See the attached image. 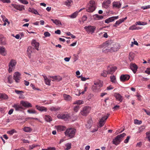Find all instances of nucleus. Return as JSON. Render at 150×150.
Segmentation results:
<instances>
[{"mask_svg":"<svg viewBox=\"0 0 150 150\" xmlns=\"http://www.w3.org/2000/svg\"><path fill=\"white\" fill-rule=\"evenodd\" d=\"M51 20L57 25L59 26L62 25L61 22L57 19H55L54 20L53 19H51Z\"/></svg>","mask_w":150,"mask_h":150,"instance_id":"cd10ccee","label":"nucleus"},{"mask_svg":"<svg viewBox=\"0 0 150 150\" xmlns=\"http://www.w3.org/2000/svg\"><path fill=\"white\" fill-rule=\"evenodd\" d=\"M113 18L112 17L109 18L107 19H106L105 20V22L106 23H108L110 22L113 21H114Z\"/></svg>","mask_w":150,"mask_h":150,"instance_id":"c9c22d12","label":"nucleus"},{"mask_svg":"<svg viewBox=\"0 0 150 150\" xmlns=\"http://www.w3.org/2000/svg\"><path fill=\"white\" fill-rule=\"evenodd\" d=\"M31 11L32 13H34L35 14H39L37 11L35 9H31Z\"/></svg>","mask_w":150,"mask_h":150,"instance_id":"680f3d73","label":"nucleus"},{"mask_svg":"<svg viewBox=\"0 0 150 150\" xmlns=\"http://www.w3.org/2000/svg\"><path fill=\"white\" fill-rule=\"evenodd\" d=\"M50 78L53 79L52 81H53L55 80L59 81L62 79V77L59 76H51Z\"/></svg>","mask_w":150,"mask_h":150,"instance_id":"72a5a7b5","label":"nucleus"},{"mask_svg":"<svg viewBox=\"0 0 150 150\" xmlns=\"http://www.w3.org/2000/svg\"><path fill=\"white\" fill-rule=\"evenodd\" d=\"M130 76L128 74L122 75L120 77V79L121 81H124L128 80L130 78Z\"/></svg>","mask_w":150,"mask_h":150,"instance_id":"dca6fc26","label":"nucleus"},{"mask_svg":"<svg viewBox=\"0 0 150 150\" xmlns=\"http://www.w3.org/2000/svg\"><path fill=\"white\" fill-rule=\"evenodd\" d=\"M44 35L46 37H50V34L48 32H45Z\"/></svg>","mask_w":150,"mask_h":150,"instance_id":"052dcab7","label":"nucleus"},{"mask_svg":"<svg viewBox=\"0 0 150 150\" xmlns=\"http://www.w3.org/2000/svg\"><path fill=\"white\" fill-rule=\"evenodd\" d=\"M113 6L118 8H120L121 4L120 2L114 1L112 3Z\"/></svg>","mask_w":150,"mask_h":150,"instance_id":"4be33fe9","label":"nucleus"},{"mask_svg":"<svg viewBox=\"0 0 150 150\" xmlns=\"http://www.w3.org/2000/svg\"><path fill=\"white\" fill-rule=\"evenodd\" d=\"M99 47L103 48L102 51L103 52L105 53L110 52V44L108 42L103 43L102 45L99 46Z\"/></svg>","mask_w":150,"mask_h":150,"instance_id":"7ed1b4c3","label":"nucleus"},{"mask_svg":"<svg viewBox=\"0 0 150 150\" xmlns=\"http://www.w3.org/2000/svg\"><path fill=\"white\" fill-rule=\"evenodd\" d=\"M33 50V48L31 47H29L27 50V52L28 53V54L30 55L32 52Z\"/></svg>","mask_w":150,"mask_h":150,"instance_id":"ea45409f","label":"nucleus"},{"mask_svg":"<svg viewBox=\"0 0 150 150\" xmlns=\"http://www.w3.org/2000/svg\"><path fill=\"white\" fill-rule=\"evenodd\" d=\"M45 118L47 122H50L52 120L51 117L49 115H45Z\"/></svg>","mask_w":150,"mask_h":150,"instance_id":"c03bdc74","label":"nucleus"},{"mask_svg":"<svg viewBox=\"0 0 150 150\" xmlns=\"http://www.w3.org/2000/svg\"><path fill=\"white\" fill-rule=\"evenodd\" d=\"M130 68L132 71L133 73L135 74L137 71L138 67L135 63H132L130 64Z\"/></svg>","mask_w":150,"mask_h":150,"instance_id":"a211bd4d","label":"nucleus"},{"mask_svg":"<svg viewBox=\"0 0 150 150\" xmlns=\"http://www.w3.org/2000/svg\"><path fill=\"white\" fill-rule=\"evenodd\" d=\"M83 103L84 102L83 100H77L75 101L73 104H74L81 105L83 104Z\"/></svg>","mask_w":150,"mask_h":150,"instance_id":"4c0bfd02","label":"nucleus"},{"mask_svg":"<svg viewBox=\"0 0 150 150\" xmlns=\"http://www.w3.org/2000/svg\"><path fill=\"white\" fill-rule=\"evenodd\" d=\"M63 97L64 99L67 101H69L71 99V97L70 95L66 94H63Z\"/></svg>","mask_w":150,"mask_h":150,"instance_id":"a878e982","label":"nucleus"},{"mask_svg":"<svg viewBox=\"0 0 150 150\" xmlns=\"http://www.w3.org/2000/svg\"><path fill=\"white\" fill-rule=\"evenodd\" d=\"M27 112L30 114H35L36 113V111L33 110H27Z\"/></svg>","mask_w":150,"mask_h":150,"instance_id":"5fc2aeb1","label":"nucleus"},{"mask_svg":"<svg viewBox=\"0 0 150 150\" xmlns=\"http://www.w3.org/2000/svg\"><path fill=\"white\" fill-rule=\"evenodd\" d=\"M13 107L15 109L16 111H21L23 109V107L21 105L18 104H14Z\"/></svg>","mask_w":150,"mask_h":150,"instance_id":"6ab92c4d","label":"nucleus"},{"mask_svg":"<svg viewBox=\"0 0 150 150\" xmlns=\"http://www.w3.org/2000/svg\"><path fill=\"white\" fill-rule=\"evenodd\" d=\"M145 72L148 74H150V68H147Z\"/></svg>","mask_w":150,"mask_h":150,"instance_id":"338daca9","label":"nucleus"},{"mask_svg":"<svg viewBox=\"0 0 150 150\" xmlns=\"http://www.w3.org/2000/svg\"><path fill=\"white\" fill-rule=\"evenodd\" d=\"M11 5L15 8L17 10H18L20 11L25 10L24 6L21 5H18L15 4H11Z\"/></svg>","mask_w":150,"mask_h":150,"instance_id":"4468645a","label":"nucleus"},{"mask_svg":"<svg viewBox=\"0 0 150 150\" xmlns=\"http://www.w3.org/2000/svg\"><path fill=\"white\" fill-rule=\"evenodd\" d=\"M57 117L59 119H63L65 121H67L70 117V115L67 113H62L58 114Z\"/></svg>","mask_w":150,"mask_h":150,"instance_id":"6e6552de","label":"nucleus"},{"mask_svg":"<svg viewBox=\"0 0 150 150\" xmlns=\"http://www.w3.org/2000/svg\"><path fill=\"white\" fill-rule=\"evenodd\" d=\"M43 77L45 81L46 84L48 85H50L51 81L48 79L46 76H43Z\"/></svg>","mask_w":150,"mask_h":150,"instance_id":"473e14b6","label":"nucleus"},{"mask_svg":"<svg viewBox=\"0 0 150 150\" xmlns=\"http://www.w3.org/2000/svg\"><path fill=\"white\" fill-rule=\"evenodd\" d=\"M15 91L17 94H19L20 93H23V91H18L17 90H15Z\"/></svg>","mask_w":150,"mask_h":150,"instance_id":"774afa93","label":"nucleus"},{"mask_svg":"<svg viewBox=\"0 0 150 150\" xmlns=\"http://www.w3.org/2000/svg\"><path fill=\"white\" fill-rule=\"evenodd\" d=\"M36 108L37 110L42 111H46L47 110V108H46L42 106H40L38 105H36Z\"/></svg>","mask_w":150,"mask_h":150,"instance_id":"bb28decb","label":"nucleus"},{"mask_svg":"<svg viewBox=\"0 0 150 150\" xmlns=\"http://www.w3.org/2000/svg\"><path fill=\"white\" fill-rule=\"evenodd\" d=\"M108 74L107 71H106L105 70H104L101 73L100 75L101 76L104 77H106Z\"/></svg>","mask_w":150,"mask_h":150,"instance_id":"49530a36","label":"nucleus"},{"mask_svg":"<svg viewBox=\"0 0 150 150\" xmlns=\"http://www.w3.org/2000/svg\"><path fill=\"white\" fill-rule=\"evenodd\" d=\"M6 44V39L2 36H0V44L1 45H4Z\"/></svg>","mask_w":150,"mask_h":150,"instance_id":"c756f323","label":"nucleus"},{"mask_svg":"<svg viewBox=\"0 0 150 150\" xmlns=\"http://www.w3.org/2000/svg\"><path fill=\"white\" fill-rule=\"evenodd\" d=\"M141 8L144 10L150 8V5H148L144 6H142L141 7Z\"/></svg>","mask_w":150,"mask_h":150,"instance_id":"13d9d810","label":"nucleus"},{"mask_svg":"<svg viewBox=\"0 0 150 150\" xmlns=\"http://www.w3.org/2000/svg\"><path fill=\"white\" fill-rule=\"evenodd\" d=\"M78 12L76 11L75 12H74L73 13H72V14H71V15H70V17L71 18H74L76 17L78 15Z\"/></svg>","mask_w":150,"mask_h":150,"instance_id":"79ce46f5","label":"nucleus"},{"mask_svg":"<svg viewBox=\"0 0 150 150\" xmlns=\"http://www.w3.org/2000/svg\"><path fill=\"white\" fill-rule=\"evenodd\" d=\"M16 62V60L12 59L8 65V71L9 73L11 72L15 68Z\"/></svg>","mask_w":150,"mask_h":150,"instance_id":"0eeeda50","label":"nucleus"},{"mask_svg":"<svg viewBox=\"0 0 150 150\" xmlns=\"http://www.w3.org/2000/svg\"><path fill=\"white\" fill-rule=\"evenodd\" d=\"M127 18V17H126L124 18L120 19L116 21V23L113 25V26L115 27H117V25H118L121 23H122Z\"/></svg>","mask_w":150,"mask_h":150,"instance_id":"f3484780","label":"nucleus"},{"mask_svg":"<svg viewBox=\"0 0 150 150\" xmlns=\"http://www.w3.org/2000/svg\"><path fill=\"white\" fill-rule=\"evenodd\" d=\"M12 79V77L11 76H8V82L11 83H12V81L11 80Z\"/></svg>","mask_w":150,"mask_h":150,"instance_id":"0e129e2a","label":"nucleus"},{"mask_svg":"<svg viewBox=\"0 0 150 150\" xmlns=\"http://www.w3.org/2000/svg\"><path fill=\"white\" fill-rule=\"evenodd\" d=\"M84 28L88 33H92L94 32L96 27L94 26L90 25L86 26Z\"/></svg>","mask_w":150,"mask_h":150,"instance_id":"9b49d317","label":"nucleus"},{"mask_svg":"<svg viewBox=\"0 0 150 150\" xmlns=\"http://www.w3.org/2000/svg\"><path fill=\"white\" fill-rule=\"evenodd\" d=\"M120 47V45L118 43H116L112 45L110 44V52L117 51L119 49Z\"/></svg>","mask_w":150,"mask_h":150,"instance_id":"1a4fd4ad","label":"nucleus"},{"mask_svg":"<svg viewBox=\"0 0 150 150\" xmlns=\"http://www.w3.org/2000/svg\"><path fill=\"white\" fill-rule=\"evenodd\" d=\"M31 44L33 47L37 50H38V48L39 45L38 42H36L35 40H33L32 41Z\"/></svg>","mask_w":150,"mask_h":150,"instance_id":"aec40b11","label":"nucleus"},{"mask_svg":"<svg viewBox=\"0 0 150 150\" xmlns=\"http://www.w3.org/2000/svg\"><path fill=\"white\" fill-rule=\"evenodd\" d=\"M0 1L4 3H11L10 0H0Z\"/></svg>","mask_w":150,"mask_h":150,"instance_id":"e2e57ef3","label":"nucleus"},{"mask_svg":"<svg viewBox=\"0 0 150 150\" xmlns=\"http://www.w3.org/2000/svg\"><path fill=\"white\" fill-rule=\"evenodd\" d=\"M94 19L97 20H101L103 18V16L98 14H95L93 16Z\"/></svg>","mask_w":150,"mask_h":150,"instance_id":"c85d7f7f","label":"nucleus"},{"mask_svg":"<svg viewBox=\"0 0 150 150\" xmlns=\"http://www.w3.org/2000/svg\"><path fill=\"white\" fill-rule=\"evenodd\" d=\"M42 150H55L56 148L54 147H50L47 149H42Z\"/></svg>","mask_w":150,"mask_h":150,"instance_id":"4d7b16f0","label":"nucleus"},{"mask_svg":"<svg viewBox=\"0 0 150 150\" xmlns=\"http://www.w3.org/2000/svg\"><path fill=\"white\" fill-rule=\"evenodd\" d=\"M16 131L14 129H13L11 130L8 131L7 133L11 135H12L14 133H16Z\"/></svg>","mask_w":150,"mask_h":150,"instance_id":"09e8293b","label":"nucleus"},{"mask_svg":"<svg viewBox=\"0 0 150 150\" xmlns=\"http://www.w3.org/2000/svg\"><path fill=\"white\" fill-rule=\"evenodd\" d=\"M111 81L112 82L115 83L116 81V78L115 76H112L110 77Z\"/></svg>","mask_w":150,"mask_h":150,"instance_id":"3c124183","label":"nucleus"},{"mask_svg":"<svg viewBox=\"0 0 150 150\" xmlns=\"http://www.w3.org/2000/svg\"><path fill=\"white\" fill-rule=\"evenodd\" d=\"M8 97L7 95L5 94L0 93V98H2L4 99H7Z\"/></svg>","mask_w":150,"mask_h":150,"instance_id":"37998d69","label":"nucleus"},{"mask_svg":"<svg viewBox=\"0 0 150 150\" xmlns=\"http://www.w3.org/2000/svg\"><path fill=\"white\" fill-rule=\"evenodd\" d=\"M20 104L26 108L32 107L31 104L27 101H20Z\"/></svg>","mask_w":150,"mask_h":150,"instance_id":"2eb2a0df","label":"nucleus"},{"mask_svg":"<svg viewBox=\"0 0 150 150\" xmlns=\"http://www.w3.org/2000/svg\"><path fill=\"white\" fill-rule=\"evenodd\" d=\"M91 108L89 106H84L83 107L80 112L81 114L83 115L86 116L90 112Z\"/></svg>","mask_w":150,"mask_h":150,"instance_id":"423d86ee","label":"nucleus"},{"mask_svg":"<svg viewBox=\"0 0 150 150\" xmlns=\"http://www.w3.org/2000/svg\"><path fill=\"white\" fill-rule=\"evenodd\" d=\"M117 69V67L115 66H113L112 65L109 66L107 68V74H112Z\"/></svg>","mask_w":150,"mask_h":150,"instance_id":"ddd939ff","label":"nucleus"},{"mask_svg":"<svg viewBox=\"0 0 150 150\" xmlns=\"http://www.w3.org/2000/svg\"><path fill=\"white\" fill-rule=\"evenodd\" d=\"M76 130L73 128L67 129L65 132L66 136L72 138L74 137L75 134Z\"/></svg>","mask_w":150,"mask_h":150,"instance_id":"20e7f679","label":"nucleus"},{"mask_svg":"<svg viewBox=\"0 0 150 150\" xmlns=\"http://www.w3.org/2000/svg\"><path fill=\"white\" fill-rule=\"evenodd\" d=\"M134 123L135 124L140 125L142 123V121L137 119L134 120Z\"/></svg>","mask_w":150,"mask_h":150,"instance_id":"603ef678","label":"nucleus"},{"mask_svg":"<svg viewBox=\"0 0 150 150\" xmlns=\"http://www.w3.org/2000/svg\"><path fill=\"white\" fill-rule=\"evenodd\" d=\"M56 128L58 131H61L65 130L66 127L63 126L59 125L56 127Z\"/></svg>","mask_w":150,"mask_h":150,"instance_id":"2f4dec72","label":"nucleus"},{"mask_svg":"<svg viewBox=\"0 0 150 150\" xmlns=\"http://www.w3.org/2000/svg\"><path fill=\"white\" fill-rule=\"evenodd\" d=\"M94 85L92 87V90L95 92L100 91V88L103 86V82L102 81L98 80L94 81Z\"/></svg>","mask_w":150,"mask_h":150,"instance_id":"f257e3e1","label":"nucleus"},{"mask_svg":"<svg viewBox=\"0 0 150 150\" xmlns=\"http://www.w3.org/2000/svg\"><path fill=\"white\" fill-rule=\"evenodd\" d=\"M30 86L32 87V88L33 89L35 90H39V89L38 88H35L34 85L33 84H31L30 85Z\"/></svg>","mask_w":150,"mask_h":150,"instance_id":"69168bd1","label":"nucleus"},{"mask_svg":"<svg viewBox=\"0 0 150 150\" xmlns=\"http://www.w3.org/2000/svg\"><path fill=\"white\" fill-rule=\"evenodd\" d=\"M19 1L22 3L24 4H27L28 3V2L26 0H19Z\"/></svg>","mask_w":150,"mask_h":150,"instance_id":"6e6d98bb","label":"nucleus"},{"mask_svg":"<svg viewBox=\"0 0 150 150\" xmlns=\"http://www.w3.org/2000/svg\"><path fill=\"white\" fill-rule=\"evenodd\" d=\"M65 146L67 148L65 149V150H68L71 148V144L70 143H68L65 144Z\"/></svg>","mask_w":150,"mask_h":150,"instance_id":"58836bf2","label":"nucleus"},{"mask_svg":"<svg viewBox=\"0 0 150 150\" xmlns=\"http://www.w3.org/2000/svg\"><path fill=\"white\" fill-rule=\"evenodd\" d=\"M136 24L133 25H132L130 26L129 28V30H136Z\"/></svg>","mask_w":150,"mask_h":150,"instance_id":"864d4df0","label":"nucleus"},{"mask_svg":"<svg viewBox=\"0 0 150 150\" xmlns=\"http://www.w3.org/2000/svg\"><path fill=\"white\" fill-rule=\"evenodd\" d=\"M109 115L110 114H108L107 116H105L103 117L100 119L99 122V127H102L104 125L105 122L106 120L108 119Z\"/></svg>","mask_w":150,"mask_h":150,"instance_id":"9d476101","label":"nucleus"},{"mask_svg":"<svg viewBox=\"0 0 150 150\" xmlns=\"http://www.w3.org/2000/svg\"><path fill=\"white\" fill-rule=\"evenodd\" d=\"M134 57V54L132 52H130L129 54V59L130 61H131L133 59Z\"/></svg>","mask_w":150,"mask_h":150,"instance_id":"e433bc0d","label":"nucleus"},{"mask_svg":"<svg viewBox=\"0 0 150 150\" xmlns=\"http://www.w3.org/2000/svg\"><path fill=\"white\" fill-rule=\"evenodd\" d=\"M21 74L19 72H15L13 75V79L16 82H19L21 78Z\"/></svg>","mask_w":150,"mask_h":150,"instance_id":"f8f14e48","label":"nucleus"},{"mask_svg":"<svg viewBox=\"0 0 150 150\" xmlns=\"http://www.w3.org/2000/svg\"><path fill=\"white\" fill-rule=\"evenodd\" d=\"M126 135L125 133L117 135L112 141L113 144L115 145L119 144L123 140V137Z\"/></svg>","mask_w":150,"mask_h":150,"instance_id":"f03ea898","label":"nucleus"},{"mask_svg":"<svg viewBox=\"0 0 150 150\" xmlns=\"http://www.w3.org/2000/svg\"><path fill=\"white\" fill-rule=\"evenodd\" d=\"M114 96L117 100L120 102H122L123 99L122 97L119 93H115Z\"/></svg>","mask_w":150,"mask_h":150,"instance_id":"412c9836","label":"nucleus"},{"mask_svg":"<svg viewBox=\"0 0 150 150\" xmlns=\"http://www.w3.org/2000/svg\"><path fill=\"white\" fill-rule=\"evenodd\" d=\"M73 2L71 0H67L64 2L63 4L66 5L68 7L70 6L73 4Z\"/></svg>","mask_w":150,"mask_h":150,"instance_id":"393cba45","label":"nucleus"},{"mask_svg":"<svg viewBox=\"0 0 150 150\" xmlns=\"http://www.w3.org/2000/svg\"><path fill=\"white\" fill-rule=\"evenodd\" d=\"M23 130L26 132H29L32 131V129L30 127H25Z\"/></svg>","mask_w":150,"mask_h":150,"instance_id":"de8ad7c7","label":"nucleus"},{"mask_svg":"<svg viewBox=\"0 0 150 150\" xmlns=\"http://www.w3.org/2000/svg\"><path fill=\"white\" fill-rule=\"evenodd\" d=\"M110 3L111 0H107L106 1H105L102 4L103 6L105 8H107Z\"/></svg>","mask_w":150,"mask_h":150,"instance_id":"b1692460","label":"nucleus"},{"mask_svg":"<svg viewBox=\"0 0 150 150\" xmlns=\"http://www.w3.org/2000/svg\"><path fill=\"white\" fill-rule=\"evenodd\" d=\"M145 127L144 126H141L139 127V130L137 133H140L142 132L143 130L145 129Z\"/></svg>","mask_w":150,"mask_h":150,"instance_id":"a18cd8bd","label":"nucleus"},{"mask_svg":"<svg viewBox=\"0 0 150 150\" xmlns=\"http://www.w3.org/2000/svg\"><path fill=\"white\" fill-rule=\"evenodd\" d=\"M87 18V17L86 16H83L81 19V20L80 21V23L81 24H83L84 22L86 20Z\"/></svg>","mask_w":150,"mask_h":150,"instance_id":"a19ab883","label":"nucleus"},{"mask_svg":"<svg viewBox=\"0 0 150 150\" xmlns=\"http://www.w3.org/2000/svg\"><path fill=\"white\" fill-rule=\"evenodd\" d=\"M60 109V108L59 107H52L50 108V110L52 111L56 112L58 111Z\"/></svg>","mask_w":150,"mask_h":150,"instance_id":"f704fd0d","label":"nucleus"},{"mask_svg":"<svg viewBox=\"0 0 150 150\" xmlns=\"http://www.w3.org/2000/svg\"><path fill=\"white\" fill-rule=\"evenodd\" d=\"M0 53L3 56H5L6 54V49L4 47L0 46Z\"/></svg>","mask_w":150,"mask_h":150,"instance_id":"5701e85b","label":"nucleus"},{"mask_svg":"<svg viewBox=\"0 0 150 150\" xmlns=\"http://www.w3.org/2000/svg\"><path fill=\"white\" fill-rule=\"evenodd\" d=\"M130 136H128L127 137L126 139L124 141V142L125 143L127 144V143L129 141V140L130 138Z\"/></svg>","mask_w":150,"mask_h":150,"instance_id":"bf43d9fd","label":"nucleus"},{"mask_svg":"<svg viewBox=\"0 0 150 150\" xmlns=\"http://www.w3.org/2000/svg\"><path fill=\"white\" fill-rule=\"evenodd\" d=\"M74 110L76 112H77L79 110L80 108L79 105H77L74 106Z\"/></svg>","mask_w":150,"mask_h":150,"instance_id":"8fccbe9b","label":"nucleus"},{"mask_svg":"<svg viewBox=\"0 0 150 150\" xmlns=\"http://www.w3.org/2000/svg\"><path fill=\"white\" fill-rule=\"evenodd\" d=\"M87 84H85L84 86V90L81 92V91H79V94H76V95L79 96L81 93L83 94L88 89V87L87 86Z\"/></svg>","mask_w":150,"mask_h":150,"instance_id":"7c9ffc66","label":"nucleus"},{"mask_svg":"<svg viewBox=\"0 0 150 150\" xmlns=\"http://www.w3.org/2000/svg\"><path fill=\"white\" fill-rule=\"evenodd\" d=\"M96 8L95 2L93 1H91L87 7L86 11L88 12H92L95 10Z\"/></svg>","mask_w":150,"mask_h":150,"instance_id":"39448f33","label":"nucleus"}]
</instances>
